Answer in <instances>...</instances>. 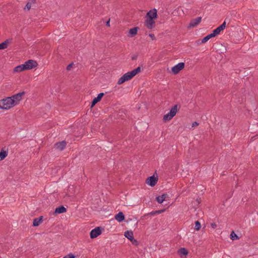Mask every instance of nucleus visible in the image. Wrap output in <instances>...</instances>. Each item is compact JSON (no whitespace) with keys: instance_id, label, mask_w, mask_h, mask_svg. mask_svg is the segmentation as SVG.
Wrapping results in <instances>:
<instances>
[{"instance_id":"6ab92c4d","label":"nucleus","mask_w":258,"mask_h":258,"mask_svg":"<svg viewBox=\"0 0 258 258\" xmlns=\"http://www.w3.org/2000/svg\"><path fill=\"white\" fill-rule=\"evenodd\" d=\"M168 197V195H166V194H163L160 196H159L158 197L156 198V200L157 201V202L160 203V204H161L164 201L166 200V199Z\"/></svg>"},{"instance_id":"2eb2a0df","label":"nucleus","mask_w":258,"mask_h":258,"mask_svg":"<svg viewBox=\"0 0 258 258\" xmlns=\"http://www.w3.org/2000/svg\"><path fill=\"white\" fill-rule=\"evenodd\" d=\"M66 143L64 141H62L60 143H57L55 145V148L60 151L62 150L66 147Z\"/></svg>"},{"instance_id":"f257e3e1","label":"nucleus","mask_w":258,"mask_h":258,"mask_svg":"<svg viewBox=\"0 0 258 258\" xmlns=\"http://www.w3.org/2000/svg\"><path fill=\"white\" fill-rule=\"evenodd\" d=\"M141 72V67H138L136 69L124 74L118 80L117 84L120 85L123 83L131 80L134 77Z\"/></svg>"},{"instance_id":"9d476101","label":"nucleus","mask_w":258,"mask_h":258,"mask_svg":"<svg viewBox=\"0 0 258 258\" xmlns=\"http://www.w3.org/2000/svg\"><path fill=\"white\" fill-rule=\"evenodd\" d=\"M155 22L153 19L151 18H147L145 22V25L148 29H152L155 26Z\"/></svg>"},{"instance_id":"bb28decb","label":"nucleus","mask_w":258,"mask_h":258,"mask_svg":"<svg viewBox=\"0 0 258 258\" xmlns=\"http://www.w3.org/2000/svg\"><path fill=\"white\" fill-rule=\"evenodd\" d=\"M231 238L232 239V240H234L236 238H237V236L236 235V234H235L234 233V232H232L231 233Z\"/></svg>"},{"instance_id":"c85d7f7f","label":"nucleus","mask_w":258,"mask_h":258,"mask_svg":"<svg viewBox=\"0 0 258 258\" xmlns=\"http://www.w3.org/2000/svg\"><path fill=\"white\" fill-rule=\"evenodd\" d=\"M209 38L207 36H206V37H205L202 40V42L203 43H206L207 41H208L209 40Z\"/></svg>"},{"instance_id":"1a4fd4ad","label":"nucleus","mask_w":258,"mask_h":258,"mask_svg":"<svg viewBox=\"0 0 258 258\" xmlns=\"http://www.w3.org/2000/svg\"><path fill=\"white\" fill-rule=\"evenodd\" d=\"M158 179L154 176H152L148 178L146 180L147 184L154 186L157 182Z\"/></svg>"},{"instance_id":"7c9ffc66","label":"nucleus","mask_w":258,"mask_h":258,"mask_svg":"<svg viewBox=\"0 0 258 258\" xmlns=\"http://www.w3.org/2000/svg\"><path fill=\"white\" fill-rule=\"evenodd\" d=\"M208 37L209 38V39H211V38L212 37H214L215 36H216L215 35V34L213 33V32H212V33L209 34L207 35Z\"/></svg>"},{"instance_id":"b1692460","label":"nucleus","mask_w":258,"mask_h":258,"mask_svg":"<svg viewBox=\"0 0 258 258\" xmlns=\"http://www.w3.org/2000/svg\"><path fill=\"white\" fill-rule=\"evenodd\" d=\"M7 155H8L7 151H6L3 149L0 152V161H2L3 159H4L7 157Z\"/></svg>"},{"instance_id":"ddd939ff","label":"nucleus","mask_w":258,"mask_h":258,"mask_svg":"<svg viewBox=\"0 0 258 258\" xmlns=\"http://www.w3.org/2000/svg\"><path fill=\"white\" fill-rule=\"evenodd\" d=\"M103 95H104V93H99L97 97H95L93 100V101L92 102V104H91V107L92 108L97 103L99 102L101 100L102 97L103 96Z\"/></svg>"},{"instance_id":"0eeeda50","label":"nucleus","mask_w":258,"mask_h":258,"mask_svg":"<svg viewBox=\"0 0 258 258\" xmlns=\"http://www.w3.org/2000/svg\"><path fill=\"white\" fill-rule=\"evenodd\" d=\"M101 233V231L100 228L96 227L91 231L90 235L91 238H94L100 235Z\"/></svg>"},{"instance_id":"393cba45","label":"nucleus","mask_w":258,"mask_h":258,"mask_svg":"<svg viewBox=\"0 0 258 258\" xmlns=\"http://www.w3.org/2000/svg\"><path fill=\"white\" fill-rule=\"evenodd\" d=\"M41 221H42L41 218H36L33 221V225L34 226H37L41 223Z\"/></svg>"},{"instance_id":"4be33fe9","label":"nucleus","mask_w":258,"mask_h":258,"mask_svg":"<svg viewBox=\"0 0 258 258\" xmlns=\"http://www.w3.org/2000/svg\"><path fill=\"white\" fill-rule=\"evenodd\" d=\"M124 236L128 239L130 241L134 238L133 232L131 231H126L124 232Z\"/></svg>"},{"instance_id":"e433bc0d","label":"nucleus","mask_w":258,"mask_h":258,"mask_svg":"<svg viewBox=\"0 0 258 258\" xmlns=\"http://www.w3.org/2000/svg\"><path fill=\"white\" fill-rule=\"evenodd\" d=\"M162 212H163V210L157 211V213H162Z\"/></svg>"},{"instance_id":"9b49d317","label":"nucleus","mask_w":258,"mask_h":258,"mask_svg":"<svg viewBox=\"0 0 258 258\" xmlns=\"http://www.w3.org/2000/svg\"><path fill=\"white\" fill-rule=\"evenodd\" d=\"M12 42V39L11 38L6 39L4 42L0 43V50L7 48L8 46Z\"/></svg>"},{"instance_id":"c9c22d12","label":"nucleus","mask_w":258,"mask_h":258,"mask_svg":"<svg viewBox=\"0 0 258 258\" xmlns=\"http://www.w3.org/2000/svg\"><path fill=\"white\" fill-rule=\"evenodd\" d=\"M106 25H107V26H108V27H109V26H110V22H109V21H108L107 22V23H106Z\"/></svg>"},{"instance_id":"7ed1b4c3","label":"nucleus","mask_w":258,"mask_h":258,"mask_svg":"<svg viewBox=\"0 0 258 258\" xmlns=\"http://www.w3.org/2000/svg\"><path fill=\"white\" fill-rule=\"evenodd\" d=\"M177 111V105H175L172 107L170 112L163 116V120L164 121H166L171 120L176 114Z\"/></svg>"},{"instance_id":"cd10ccee","label":"nucleus","mask_w":258,"mask_h":258,"mask_svg":"<svg viewBox=\"0 0 258 258\" xmlns=\"http://www.w3.org/2000/svg\"><path fill=\"white\" fill-rule=\"evenodd\" d=\"M131 241L132 242L133 244L135 245H138L139 244L138 241L134 238L132 239H131Z\"/></svg>"},{"instance_id":"72a5a7b5","label":"nucleus","mask_w":258,"mask_h":258,"mask_svg":"<svg viewBox=\"0 0 258 258\" xmlns=\"http://www.w3.org/2000/svg\"><path fill=\"white\" fill-rule=\"evenodd\" d=\"M149 37L152 39V40H155V37L154 36V35L153 34H149Z\"/></svg>"},{"instance_id":"39448f33","label":"nucleus","mask_w":258,"mask_h":258,"mask_svg":"<svg viewBox=\"0 0 258 258\" xmlns=\"http://www.w3.org/2000/svg\"><path fill=\"white\" fill-rule=\"evenodd\" d=\"M184 67V63L183 62L178 63L172 68V72L174 74H178L181 70H182Z\"/></svg>"},{"instance_id":"a211bd4d","label":"nucleus","mask_w":258,"mask_h":258,"mask_svg":"<svg viewBox=\"0 0 258 258\" xmlns=\"http://www.w3.org/2000/svg\"><path fill=\"white\" fill-rule=\"evenodd\" d=\"M138 29V27H136L130 29L128 32L129 36L131 37L135 36L137 34Z\"/></svg>"},{"instance_id":"4468645a","label":"nucleus","mask_w":258,"mask_h":258,"mask_svg":"<svg viewBox=\"0 0 258 258\" xmlns=\"http://www.w3.org/2000/svg\"><path fill=\"white\" fill-rule=\"evenodd\" d=\"M157 11L156 10L154 9L150 11L147 14V18H151L154 19L157 17Z\"/></svg>"},{"instance_id":"c756f323","label":"nucleus","mask_w":258,"mask_h":258,"mask_svg":"<svg viewBox=\"0 0 258 258\" xmlns=\"http://www.w3.org/2000/svg\"><path fill=\"white\" fill-rule=\"evenodd\" d=\"M63 258H75V256H74L73 254H68V255L65 256Z\"/></svg>"},{"instance_id":"2f4dec72","label":"nucleus","mask_w":258,"mask_h":258,"mask_svg":"<svg viewBox=\"0 0 258 258\" xmlns=\"http://www.w3.org/2000/svg\"><path fill=\"white\" fill-rule=\"evenodd\" d=\"M73 65V63H71L68 66L67 69L68 71L71 70V68H72V66Z\"/></svg>"},{"instance_id":"423d86ee","label":"nucleus","mask_w":258,"mask_h":258,"mask_svg":"<svg viewBox=\"0 0 258 258\" xmlns=\"http://www.w3.org/2000/svg\"><path fill=\"white\" fill-rule=\"evenodd\" d=\"M25 70H31L36 66V62L32 60H29L24 63Z\"/></svg>"},{"instance_id":"a878e982","label":"nucleus","mask_w":258,"mask_h":258,"mask_svg":"<svg viewBox=\"0 0 258 258\" xmlns=\"http://www.w3.org/2000/svg\"><path fill=\"white\" fill-rule=\"evenodd\" d=\"M201 227V223L199 221H196L195 222V229L197 230H199Z\"/></svg>"},{"instance_id":"473e14b6","label":"nucleus","mask_w":258,"mask_h":258,"mask_svg":"<svg viewBox=\"0 0 258 258\" xmlns=\"http://www.w3.org/2000/svg\"><path fill=\"white\" fill-rule=\"evenodd\" d=\"M198 125H199V123H198L196 121H195L192 124V127H196V126H198Z\"/></svg>"},{"instance_id":"412c9836","label":"nucleus","mask_w":258,"mask_h":258,"mask_svg":"<svg viewBox=\"0 0 258 258\" xmlns=\"http://www.w3.org/2000/svg\"><path fill=\"white\" fill-rule=\"evenodd\" d=\"M35 2H36L35 0H30L26 4L25 7L24 9V10L25 11H26V10L29 11L31 9L32 4H35Z\"/></svg>"},{"instance_id":"6e6552de","label":"nucleus","mask_w":258,"mask_h":258,"mask_svg":"<svg viewBox=\"0 0 258 258\" xmlns=\"http://www.w3.org/2000/svg\"><path fill=\"white\" fill-rule=\"evenodd\" d=\"M226 20L221 24L220 26H219L218 27H217L216 29H214L213 31V33L215 34V36L218 35L220 34L221 31L223 30L225 27H226Z\"/></svg>"},{"instance_id":"f03ea898","label":"nucleus","mask_w":258,"mask_h":258,"mask_svg":"<svg viewBox=\"0 0 258 258\" xmlns=\"http://www.w3.org/2000/svg\"><path fill=\"white\" fill-rule=\"evenodd\" d=\"M12 98L6 97L0 100V108L2 109L8 110L15 106L13 104Z\"/></svg>"},{"instance_id":"f8f14e48","label":"nucleus","mask_w":258,"mask_h":258,"mask_svg":"<svg viewBox=\"0 0 258 258\" xmlns=\"http://www.w3.org/2000/svg\"><path fill=\"white\" fill-rule=\"evenodd\" d=\"M201 20L202 18L200 17L192 20L189 24L188 27L191 28L196 27L201 22Z\"/></svg>"},{"instance_id":"5701e85b","label":"nucleus","mask_w":258,"mask_h":258,"mask_svg":"<svg viewBox=\"0 0 258 258\" xmlns=\"http://www.w3.org/2000/svg\"><path fill=\"white\" fill-rule=\"evenodd\" d=\"M66 212V209L63 206L56 208L55 210V213L57 214H61Z\"/></svg>"},{"instance_id":"20e7f679","label":"nucleus","mask_w":258,"mask_h":258,"mask_svg":"<svg viewBox=\"0 0 258 258\" xmlns=\"http://www.w3.org/2000/svg\"><path fill=\"white\" fill-rule=\"evenodd\" d=\"M24 92H22L21 93H17L10 97V98H12V100L14 101L13 104L15 106L19 104L20 101L22 100V97L24 95Z\"/></svg>"},{"instance_id":"aec40b11","label":"nucleus","mask_w":258,"mask_h":258,"mask_svg":"<svg viewBox=\"0 0 258 258\" xmlns=\"http://www.w3.org/2000/svg\"><path fill=\"white\" fill-rule=\"evenodd\" d=\"M178 253L180 255L181 257L182 256L185 257L188 254V251L185 248H181L178 250Z\"/></svg>"},{"instance_id":"f3484780","label":"nucleus","mask_w":258,"mask_h":258,"mask_svg":"<svg viewBox=\"0 0 258 258\" xmlns=\"http://www.w3.org/2000/svg\"><path fill=\"white\" fill-rule=\"evenodd\" d=\"M115 219L119 222H121L124 219V216L122 212H119L115 216Z\"/></svg>"},{"instance_id":"dca6fc26","label":"nucleus","mask_w":258,"mask_h":258,"mask_svg":"<svg viewBox=\"0 0 258 258\" xmlns=\"http://www.w3.org/2000/svg\"><path fill=\"white\" fill-rule=\"evenodd\" d=\"M25 70V67L24 64L16 67L13 70V72L16 73H20L23 71Z\"/></svg>"},{"instance_id":"f704fd0d","label":"nucleus","mask_w":258,"mask_h":258,"mask_svg":"<svg viewBox=\"0 0 258 258\" xmlns=\"http://www.w3.org/2000/svg\"><path fill=\"white\" fill-rule=\"evenodd\" d=\"M216 224L215 223H212L211 224V226L213 228H215L216 227Z\"/></svg>"}]
</instances>
